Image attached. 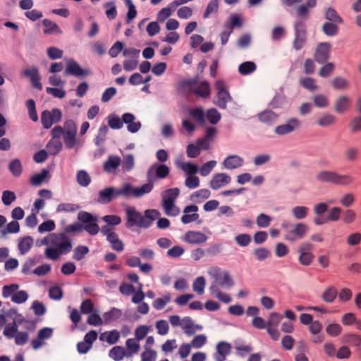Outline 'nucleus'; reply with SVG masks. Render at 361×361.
Listing matches in <instances>:
<instances>
[{
    "instance_id": "obj_11",
    "label": "nucleus",
    "mask_w": 361,
    "mask_h": 361,
    "mask_svg": "<svg viewBox=\"0 0 361 361\" xmlns=\"http://www.w3.org/2000/svg\"><path fill=\"white\" fill-rule=\"evenodd\" d=\"M170 172L169 168L165 164H154L148 169L147 175L149 183L157 178L163 179L166 178Z\"/></svg>"
},
{
    "instance_id": "obj_55",
    "label": "nucleus",
    "mask_w": 361,
    "mask_h": 361,
    "mask_svg": "<svg viewBox=\"0 0 361 361\" xmlns=\"http://www.w3.org/2000/svg\"><path fill=\"white\" fill-rule=\"evenodd\" d=\"M188 114L197 122L202 124L204 123V112L201 108L190 109L188 111Z\"/></svg>"
},
{
    "instance_id": "obj_15",
    "label": "nucleus",
    "mask_w": 361,
    "mask_h": 361,
    "mask_svg": "<svg viewBox=\"0 0 361 361\" xmlns=\"http://www.w3.org/2000/svg\"><path fill=\"white\" fill-rule=\"evenodd\" d=\"M215 88L217 91V104L221 108H225L226 104L231 100L226 82L223 80H217L215 83Z\"/></svg>"
},
{
    "instance_id": "obj_57",
    "label": "nucleus",
    "mask_w": 361,
    "mask_h": 361,
    "mask_svg": "<svg viewBox=\"0 0 361 361\" xmlns=\"http://www.w3.org/2000/svg\"><path fill=\"white\" fill-rule=\"evenodd\" d=\"M56 228L55 222L53 220H47L38 226V232L40 233L51 232Z\"/></svg>"
},
{
    "instance_id": "obj_10",
    "label": "nucleus",
    "mask_w": 361,
    "mask_h": 361,
    "mask_svg": "<svg viewBox=\"0 0 361 361\" xmlns=\"http://www.w3.org/2000/svg\"><path fill=\"white\" fill-rule=\"evenodd\" d=\"M62 127L55 126L51 130V138L47 145V148L50 154L56 155L62 149L63 145L61 141L62 137Z\"/></svg>"
},
{
    "instance_id": "obj_17",
    "label": "nucleus",
    "mask_w": 361,
    "mask_h": 361,
    "mask_svg": "<svg viewBox=\"0 0 361 361\" xmlns=\"http://www.w3.org/2000/svg\"><path fill=\"white\" fill-rule=\"evenodd\" d=\"M205 233L200 231H189L185 233L183 240L189 244H202L207 240Z\"/></svg>"
},
{
    "instance_id": "obj_26",
    "label": "nucleus",
    "mask_w": 361,
    "mask_h": 361,
    "mask_svg": "<svg viewBox=\"0 0 361 361\" xmlns=\"http://www.w3.org/2000/svg\"><path fill=\"white\" fill-rule=\"evenodd\" d=\"M330 48L331 46L329 43L324 42L319 44L315 52V59L319 63L326 61L329 58Z\"/></svg>"
},
{
    "instance_id": "obj_46",
    "label": "nucleus",
    "mask_w": 361,
    "mask_h": 361,
    "mask_svg": "<svg viewBox=\"0 0 361 361\" xmlns=\"http://www.w3.org/2000/svg\"><path fill=\"white\" fill-rule=\"evenodd\" d=\"M174 8L169 4L166 7L161 8L157 13V20L159 23L164 22L173 13Z\"/></svg>"
},
{
    "instance_id": "obj_25",
    "label": "nucleus",
    "mask_w": 361,
    "mask_h": 361,
    "mask_svg": "<svg viewBox=\"0 0 361 361\" xmlns=\"http://www.w3.org/2000/svg\"><path fill=\"white\" fill-rule=\"evenodd\" d=\"M121 164V159L118 156L110 155L104 163V170L109 173H115Z\"/></svg>"
},
{
    "instance_id": "obj_18",
    "label": "nucleus",
    "mask_w": 361,
    "mask_h": 361,
    "mask_svg": "<svg viewBox=\"0 0 361 361\" xmlns=\"http://www.w3.org/2000/svg\"><path fill=\"white\" fill-rule=\"evenodd\" d=\"M231 345L225 341L219 342L216 346V352L214 358L216 361H224L231 353Z\"/></svg>"
},
{
    "instance_id": "obj_58",
    "label": "nucleus",
    "mask_w": 361,
    "mask_h": 361,
    "mask_svg": "<svg viewBox=\"0 0 361 361\" xmlns=\"http://www.w3.org/2000/svg\"><path fill=\"white\" fill-rule=\"evenodd\" d=\"M338 292L336 288L329 287L322 294V299L327 302H331L334 300Z\"/></svg>"
},
{
    "instance_id": "obj_37",
    "label": "nucleus",
    "mask_w": 361,
    "mask_h": 361,
    "mask_svg": "<svg viewBox=\"0 0 361 361\" xmlns=\"http://www.w3.org/2000/svg\"><path fill=\"white\" fill-rule=\"evenodd\" d=\"M24 73L26 76L29 77L32 81V85L38 88L39 90L42 89V85L40 82V78L38 75L37 69L35 68H30L26 69L24 71Z\"/></svg>"
},
{
    "instance_id": "obj_56",
    "label": "nucleus",
    "mask_w": 361,
    "mask_h": 361,
    "mask_svg": "<svg viewBox=\"0 0 361 361\" xmlns=\"http://www.w3.org/2000/svg\"><path fill=\"white\" fill-rule=\"evenodd\" d=\"M343 328L339 324L332 323L329 324L326 327V333L331 336H338L342 332Z\"/></svg>"
},
{
    "instance_id": "obj_21",
    "label": "nucleus",
    "mask_w": 361,
    "mask_h": 361,
    "mask_svg": "<svg viewBox=\"0 0 361 361\" xmlns=\"http://www.w3.org/2000/svg\"><path fill=\"white\" fill-rule=\"evenodd\" d=\"M118 197H119L118 188L109 187L99 191L98 201L106 204Z\"/></svg>"
},
{
    "instance_id": "obj_34",
    "label": "nucleus",
    "mask_w": 361,
    "mask_h": 361,
    "mask_svg": "<svg viewBox=\"0 0 361 361\" xmlns=\"http://www.w3.org/2000/svg\"><path fill=\"white\" fill-rule=\"evenodd\" d=\"M100 340L108 343L110 345H113L119 340L120 333L117 330H112L109 331H105L100 335Z\"/></svg>"
},
{
    "instance_id": "obj_47",
    "label": "nucleus",
    "mask_w": 361,
    "mask_h": 361,
    "mask_svg": "<svg viewBox=\"0 0 361 361\" xmlns=\"http://www.w3.org/2000/svg\"><path fill=\"white\" fill-rule=\"evenodd\" d=\"M109 355L111 358L115 361L121 360L125 356H126V350L121 346H115L111 349Z\"/></svg>"
},
{
    "instance_id": "obj_20",
    "label": "nucleus",
    "mask_w": 361,
    "mask_h": 361,
    "mask_svg": "<svg viewBox=\"0 0 361 361\" xmlns=\"http://www.w3.org/2000/svg\"><path fill=\"white\" fill-rule=\"evenodd\" d=\"M351 104L350 98L343 95L334 101V109L338 114H343L350 109Z\"/></svg>"
},
{
    "instance_id": "obj_35",
    "label": "nucleus",
    "mask_w": 361,
    "mask_h": 361,
    "mask_svg": "<svg viewBox=\"0 0 361 361\" xmlns=\"http://www.w3.org/2000/svg\"><path fill=\"white\" fill-rule=\"evenodd\" d=\"M336 117L331 114L325 113L319 116L316 123L320 127H328L335 124Z\"/></svg>"
},
{
    "instance_id": "obj_14",
    "label": "nucleus",
    "mask_w": 361,
    "mask_h": 361,
    "mask_svg": "<svg viewBox=\"0 0 361 361\" xmlns=\"http://www.w3.org/2000/svg\"><path fill=\"white\" fill-rule=\"evenodd\" d=\"M101 232L103 235L106 236V239L111 244L113 250L117 252H121L123 250L124 246L123 242L111 228L108 226H103L101 229Z\"/></svg>"
},
{
    "instance_id": "obj_19",
    "label": "nucleus",
    "mask_w": 361,
    "mask_h": 361,
    "mask_svg": "<svg viewBox=\"0 0 361 361\" xmlns=\"http://www.w3.org/2000/svg\"><path fill=\"white\" fill-rule=\"evenodd\" d=\"M231 180V176L226 173H216L213 176L209 183V186L214 190H217L228 185Z\"/></svg>"
},
{
    "instance_id": "obj_42",
    "label": "nucleus",
    "mask_w": 361,
    "mask_h": 361,
    "mask_svg": "<svg viewBox=\"0 0 361 361\" xmlns=\"http://www.w3.org/2000/svg\"><path fill=\"white\" fill-rule=\"evenodd\" d=\"M211 192L208 189H200L190 195V200L196 203H200L210 197Z\"/></svg>"
},
{
    "instance_id": "obj_7",
    "label": "nucleus",
    "mask_w": 361,
    "mask_h": 361,
    "mask_svg": "<svg viewBox=\"0 0 361 361\" xmlns=\"http://www.w3.org/2000/svg\"><path fill=\"white\" fill-rule=\"evenodd\" d=\"M62 137L66 146L73 148L76 144L77 126L73 120H68L62 127Z\"/></svg>"
},
{
    "instance_id": "obj_30",
    "label": "nucleus",
    "mask_w": 361,
    "mask_h": 361,
    "mask_svg": "<svg viewBox=\"0 0 361 361\" xmlns=\"http://www.w3.org/2000/svg\"><path fill=\"white\" fill-rule=\"evenodd\" d=\"M300 125V122L297 119H291L288 123L278 126L276 128V133L279 135H284L290 133Z\"/></svg>"
},
{
    "instance_id": "obj_22",
    "label": "nucleus",
    "mask_w": 361,
    "mask_h": 361,
    "mask_svg": "<svg viewBox=\"0 0 361 361\" xmlns=\"http://www.w3.org/2000/svg\"><path fill=\"white\" fill-rule=\"evenodd\" d=\"M198 207L196 205H189L185 207L184 214L181 217V221L186 224L197 221L199 219L197 214Z\"/></svg>"
},
{
    "instance_id": "obj_3",
    "label": "nucleus",
    "mask_w": 361,
    "mask_h": 361,
    "mask_svg": "<svg viewBox=\"0 0 361 361\" xmlns=\"http://www.w3.org/2000/svg\"><path fill=\"white\" fill-rule=\"evenodd\" d=\"M152 189V183H147L140 187H135L130 183H126L123 184L121 188H118V193L119 196L137 198L149 193Z\"/></svg>"
},
{
    "instance_id": "obj_52",
    "label": "nucleus",
    "mask_w": 361,
    "mask_h": 361,
    "mask_svg": "<svg viewBox=\"0 0 361 361\" xmlns=\"http://www.w3.org/2000/svg\"><path fill=\"white\" fill-rule=\"evenodd\" d=\"M358 320L356 315L352 312L344 314L341 317V322L344 326L357 325Z\"/></svg>"
},
{
    "instance_id": "obj_6",
    "label": "nucleus",
    "mask_w": 361,
    "mask_h": 361,
    "mask_svg": "<svg viewBox=\"0 0 361 361\" xmlns=\"http://www.w3.org/2000/svg\"><path fill=\"white\" fill-rule=\"evenodd\" d=\"M317 179L321 182H330L336 184L348 185L353 178L348 175H339L333 171H324L317 173Z\"/></svg>"
},
{
    "instance_id": "obj_9",
    "label": "nucleus",
    "mask_w": 361,
    "mask_h": 361,
    "mask_svg": "<svg viewBox=\"0 0 361 361\" xmlns=\"http://www.w3.org/2000/svg\"><path fill=\"white\" fill-rule=\"evenodd\" d=\"M78 219L82 224V230L86 231L90 235H96L99 231L97 224V218L90 213L81 212L78 213Z\"/></svg>"
},
{
    "instance_id": "obj_48",
    "label": "nucleus",
    "mask_w": 361,
    "mask_h": 361,
    "mask_svg": "<svg viewBox=\"0 0 361 361\" xmlns=\"http://www.w3.org/2000/svg\"><path fill=\"white\" fill-rule=\"evenodd\" d=\"M206 286V279L203 276H199L193 281L192 289L199 295H202L204 292Z\"/></svg>"
},
{
    "instance_id": "obj_32",
    "label": "nucleus",
    "mask_w": 361,
    "mask_h": 361,
    "mask_svg": "<svg viewBox=\"0 0 361 361\" xmlns=\"http://www.w3.org/2000/svg\"><path fill=\"white\" fill-rule=\"evenodd\" d=\"M296 37L295 39L293 45L296 49H300L305 42V31L303 29L302 24H298L295 27Z\"/></svg>"
},
{
    "instance_id": "obj_61",
    "label": "nucleus",
    "mask_w": 361,
    "mask_h": 361,
    "mask_svg": "<svg viewBox=\"0 0 361 361\" xmlns=\"http://www.w3.org/2000/svg\"><path fill=\"white\" fill-rule=\"evenodd\" d=\"M162 207L165 214L168 216H175L180 213V209L175 205V203H164Z\"/></svg>"
},
{
    "instance_id": "obj_49",
    "label": "nucleus",
    "mask_w": 361,
    "mask_h": 361,
    "mask_svg": "<svg viewBox=\"0 0 361 361\" xmlns=\"http://www.w3.org/2000/svg\"><path fill=\"white\" fill-rule=\"evenodd\" d=\"M121 316V311L113 308L110 311L105 312L103 315V318L105 323H110L111 322L118 319Z\"/></svg>"
},
{
    "instance_id": "obj_5",
    "label": "nucleus",
    "mask_w": 361,
    "mask_h": 361,
    "mask_svg": "<svg viewBox=\"0 0 361 361\" xmlns=\"http://www.w3.org/2000/svg\"><path fill=\"white\" fill-rule=\"evenodd\" d=\"M183 88L185 92L194 93L202 97H208L210 95L209 85L206 81H186L183 83Z\"/></svg>"
},
{
    "instance_id": "obj_31",
    "label": "nucleus",
    "mask_w": 361,
    "mask_h": 361,
    "mask_svg": "<svg viewBox=\"0 0 361 361\" xmlns=\"http://www.w3.org/2000/svg\"><path fill=\"white\" fill-rule=\"evenodd\" d=\"M50 175L49 171L43 169L39 173L31 176L30 182L34 186H39L42 183L47 181Z\"/></svg>"
},
{
    "instance_id": "obj_53",
    "label": "nucleus",
    "mask_w": 361,
    "mask_h": 361,
    "mask_svg": "<svg viewBox=\"0 0 361 361\" xmlns=\"http://www.w3.org/2000/svg\"><path fill=\"white\" fill-rule=\"evenodd\" d=\"M77 181L80 185L86 187L90 183L91 178L85 171L81 170L77 173Z\"/></svg>"
},
{
    "instance_id": "obj_59",
    "label": "nucleus",
    "mask_w": 361,
    "mask_h": 361,
    "mask_svg": "<svg viewBox=\"0 0 361 361\" xmlns=\"http://www.w3.org/2000/svg\"><path fill=\"white\" fill-rule=\"evenodd\" d=\"M28 298L29 295L25 290H18L11 298V301L17 304H22L25 302Z\"/></svg>"
},
{
    "instance_id": "obj_44",
    "label": "nucleus",
    "mask_w": 361,
    "mask_h": 361,
    "mask_svg": "<svg viewBox=\"0 0 361 361\" xmlns=\"http://www.w3.org/2000/svg\"><path fill=\"white\" fill-rule=\"evenodd\" d=\"M207 336L204 334H198L193 337L191 340L190 345L192 348L200 349L207 343Z\"/></svg>"
},
{
    "instance_id": "obj_12",
    "label": "nucleus",
    "mask_w": 361,
    "mask_h": 361,
    "mask_svg": "<svg viewBox=\"0 0 361 361\" xmlns=\"http://www.w3.org/2000/svg\"><path fill=\"white\" fill-rule=\"evenodd\" d=\"M308 231V226L302 223L293 225L286 232L285 238L289 241L302 239Z\"/></svg>"
},
{
    "instance_id": "obj_24",
    "label": "nucleus",
    "mask_w": 361,
    "mask_h": 361,
    "mask_svg": "<svg viewBox=\"0 0 361 361\" xmlns=\"http://www.w3.org/2000/svg\"><path fill=\"white\" fill-rule=\"evenodd\" d=\"M53 334V330L51 328H43L38 332L37 338L31 341V345L34 349H37L44 345L43 341L49 338Z\"/></svg>"
},
{
    "instance_id": "obj_33",
    "label": "nucleus",
    "mask_w": 361,
    "mask_h": 361,
    "mask_svg": "<svg viewBox=\"0 0 361 361\" xmlns=\"http://www.w3.org/2000/svg\"><path fill=\"white\" fill-rule=\"evenodd\" d=\"M184 333L188 336L192 335L196 330H200L202 329L200 326H195L191 318L186 317L183 318L181 326Z\"/></svg>"
},
{
    "instance_id": "obj_27",
    "label": "nucleus",
    "mask_w": 361,
    "mask_h": 361,
    "mask_svg": "<svg viewBox=\"0 0 361 361\" xmlns=\"http://www.w3.org/2000/svg\"><path fill=\"white\" fill-rule=\"evenodd\" d=\"M66 72L68 74L74 75L75 76H82L89 73L87 71L83 70L79 64L73 60H68L67 61Z\"/></svg>"
},
{
    "instance_id": "obj_1",
    "label": "nucleus",
    "mask_w": 361,
    "mask_h": 361,
    "mask_svg": "<svg viewBox=\"0 0 361 361\" xmlns=\"http://www.w3.org/2000/svg\"><path fill=\"white\" fill-rule=\"evenodd\" d=\"M42 244L47 246L44 250L45 257L54 261L69 253L73 247L71 240L64 233L49 234L42 239Z\"/></svg>"
},
{
    "instance_id": "obj_50",
    "label": "nucleus",
    "mask_w": 361,
    "mask_h": 361,
    "mask_svg": "<svg viewBox=\"0 0 361 361\" xmlns=\"http://www.w3.org/2000/svg\"><path fill=\"white\" fill-rule=\"evenodd\" d=\"M109 126L112 129H120L123 127V120L116 114H110L107 117Z\"/></svg>"
},
{
    "instance_id": "obj_28",
    "label": "nucleus",
    "mask_w": 361,
    "mask_h": 361,
    "mask_svg": "<svg viewBox=\"0 0 361 361\" xmlns=\"http://www.w3.org/2000/svg\"><path fill=\"white\" fill-rule=\"evenodd\" d=\"M176 166L181 169L187 176L195 175L198 171L197 165L190 162H183L180 160L176 161Z\"/></svg>"
},
{
    "instance_id": "obj_45",
    "label": "nucleus",
    "mask_w": 361,
    "mask_h": 361,
    "mask_svg": "<svg viewBox=\"0 0 361 361\" xmlns=\"http://www.w3.org/2000/svg\"><path fill=\"white\" fill-rule=\"evenodd\" d=\"M343 341L353 346L358 347L361 345V336L356 334H346L343 336Z\"/></svg>"
},
{
    "instance_id": "obj_29",
    "label": "nucleus",
    "mask_w": 361,
    "mask_h": 361,
    "mask_svg": "<svg viewBox=\"0 0 361 361\" xmlns=\"http://www.w3.org/2000/svg\"><path fill=\"white\" fill-rule=\"evenodd\" d=\"M209 290L211 294L219 301L224 303H229L231 302V296L226 293L221 291L219 286H216V284H212L209 288Z\"/></svg>"
},
{
    "instance_id": "obj_62",
    "label": "nucleus",
    "mask_w": 361,
    "mask_h": 361,
    "mask_svg": "<svg viewBox=\"0 0 361 361\" xmlns=\"http://www.w3.org/2000/svg\"><path fill=\"white\" fill-rule=\"evenodd\" d=\"M20 231L19 223L16 221H12L8 223L6 226L2 230V234L6 235L8 233H17Z\"/></svg>"
},
{
    "instance_id": "obj_60",
    "label": "nucleus",
    "mask_w": 361,
    "mask_h": 361,
    "mask_svg": "<svg viewBox=\"0 0 361 361\" xmlns=\"http://www.w3.org/2000/svg\"><path fill=\"white\" fill-rule=\"evenodd\" d=\"M314 104L319 108H326L329 105V98L324 94H317L313 97Z\"/></svg>"
},
{
    "instance_id": "obj_8",
    "label": "nucleus",
    "mask_w": 361,
    "mask_h": 361,
    "mask_svg": "<svg viewBox=\"0 0 361 361\" xmlns=\"http://www.w3.org/2000/svg\"><path fill=\"white\" fill-rule=\"evenodd\" d=\"M127 216V226L131 227L138 226L140 227H148L150 226V221L144 217L142 214L138 212L135 207H128L126 209Z\"/></svg>"
},
{
    "instance_id": "obj_38",
    "label": "nucleus",
    "mask_w": 361,
    "mask_h": 361,
    "mask_svg": "<svg viewBox=\"0 0 361 361\" xmlns=\"http://www.w3.org/2000/svg\"><path fill=\"white\" fill-rule=\"evenodd\" d=\"M179 194L180 190L178 188L166 190L162 194V204L175 203V201L176 200Z\"/></svg>"
},
{
    "instance_id": "obj_41",
    "label": "nucleus",
    "mask_w": 361,
    "mask_h": 361,
    "mask_svg": "<svg viewBox=\"0 0 361 361\" xmlns=\"http://www.w3.org/2000/svg\"><path fill=\"white\" fill-rule=\"evenodd\" d=\"M257 69V65L253 61H245L238 66V72L242 75H247L254 73Z\"/></svg>"
},
{
    "instance_id": "obj_51",
    "label": "nucleus",
    "mask_w": 361,
    "mask_h": 361,
    "mask_svg": "<svg viewBox=\"0 0 361 361\" xmlns=\"http://www.w3.org/2000/svg\"><path fill=\"white\" fill-rule=\"evenodd\" d=\"M19 285L12 283L11 285L4 286L2 288V295L5 298H12L13 295L18 290Z\"/></svg>"
},
{
    "instance_id": "obj_16",
    "label": "nucleus",
    "mask_w": 361,
    "mask_h": 361,
    "mask_svg": "<svg viewBox=\"0 0 361 361\" xmlns=\"http://www.w3.org/2000/svg\"><path fill=\"white\" fill-rule=\"evenodd\" d=\"M61 117V112L58 109H54L51 111H44L42 112L41 117L42 126L45 128H49L53 123L60 121Z\"/></svg>"
},
{
    "instance_id": "obj_2",
    "label": "nucleus",
    "mask_w": 361,
    "mask_h": 361,
    "mask_svg": "<svg viewBox=\"0 0 361 361\" xmlns=\"http://www.w3.org/2000/svg\"><path fill=\"white\" fill-rule=\"evenodd\" d=\"M11 315H14L13 324L7 325L4 330V335L8 338H14L15 343L18 345H25L29 340V335L25 331H18V326L25 324V327L28 331H34L35 324L32 322L26 320L25 317L17 312L16 310H11Z\"/></svg>"
},
{
    "instance_id": "obj_4",
    "label": "nucleus",
    "mask_w": 361,
    "mask_h": 361,
    "mask_svg": "<svg viewBox=\"0 0 361 361\" xmlns=\"http://www.w3.org/2000/svg\"><path fill=\"white\" fill-rule=\"evenodd\" d=\"M208 274L214 279L212 284H216L218 286L226 288H229L234 284L233 280L228 272L217 267H210L208 270Z\"/></svg>"
},
{
    "instance_id": "obj_40",
    "label": "nucleus",
    "mask_w": 361,
    "mask_h": 361,
    "mask_svg": "<svg viewBox=\"0 0 361 361\" xmlns=\"http://www.w3.org/2000/svg\"><path fill=\"white\" fill-rule=\"evenodd\" d=\"M126 353L127 357L136 354L140 350V344L135 338H129L126 342Z\"/></svg>"
},
{
    "instance_id": "obj_36",
    "label": "nucleus",
    "mask_w": 361,
    "mask_h": 361,
    "mask_svg": "<svg viewBox=\"0 0 361 361\" xmlns=\"http://www.w3.org/2000/svg\"><path fill=\"white\" fill-rule=\"evenodd\" d=\"M243 159L236 155L229 156L224 161V166L228 169H234L241 166Z\"/></svg>"
},
{
    "instance_id": "obj_13",
    "label": "nucleus",
    "mask_w": 361,
    "mask_h": 361,
    "mask_svg": "<svg viewBox=\"0 0 361 361\" xmlns=\"http://www.w3.org/2000/svg\"><path fill=\"white\" fill-rule=\"evenodd\" d=\"M312 245L307 242L303 243L300 245L298 252L300 254L298 260L301 264L308 266L312 262L314 258L312 252Z\"/></svg>"
},
{
    "instance_id": "obj_64",
    "label": "nucleus",
    "mask_w": 361,
    "mask_h": 361,
    "mask_svg": "<svg viewBox=\"0 0 361 361\" xmlns=\"http://www.w3.org/2000/svg\"><path fill=\"white\" fill-rule=\"evenodd\" d=\"M349 130L353 133L361 131V116H356L350 121Z\"/></svg>"
},
{
    "instance_id": "obj_23",
    "label": "nucleus",
    "mask_w": 361,
    "mask_h": 361,
    "mask_svg": "<svg viewBox=\"0 0 361 361\" xmlns=\"http://www.w3.org/2000/svg\"><path fill=\"white\" fill-rule=\"evenodd\" d=\"M122 120L127 125L128 130L135 133L141 128V123L136 121L135 116L130 113H126L122 116Z\"/></svg>"
},
{
    "instance_id": "obj_43",
    "label": "nucleus",
    "mask_w": 361,
    "mask_h": 361,
    "mask_svg": "<svg viewBox=\"0 0 361 361\" xmlns=\"http://www.w3.org/2000/svg\"><path fill=\"white\" fill-rule=\"evenodd\" d=\"M33 239L30 236H25L19 240L18 249L21 255H25L32 247Z\"/></svg>"
},
{
    "instance_id": "obj_39",
    "label": "nucleus",
    "mask_w": 361,
    "mask_h": 361,
    "mask_svg": "<svg viewBox=\"0 0 361 361\" xmlns=\"http://www.w3.org/2000/svg\"><path fill=\"white\" fill-rule=\"evenodd\" d=\"M121 165L123 172L131 171L135 167V157L133 154H127L123 155Z\"/></svg>"
},
{
    "instance_id": "obj_63",
    "label": "nucleus",
    "mask_w": 361,
    "mask_h": 361,
    "mask_svg": "<svg viewBox=\"0 0 361 361\" xmlns=\"http://www.w3.org/2000/svg\"><path fill=\"white\" fill-rule=\"evenodd\" d=\"M104 7L106 9V11H105L106 16L109 20H113L116 17L117 11H116V8L114 3H113V2L106 3L104 5Z\"/></svg>"
},
{
    "instance_id": "obj_54",
    "label": "nucleus",
    "mask_w": 361,
    "mask_h": 361,
    "mask_svg": "<svg viewBox=\"0 0 361 361\" xmlns=\"http://www.w3.org/2000/svg\"><path fill=\"white\" fill-rule=\"evenodd\" d=\"M151 327L147 325H140L135 330V337L137 341L142 340L150 331Z\"/></svg>"
}]
</instances>
